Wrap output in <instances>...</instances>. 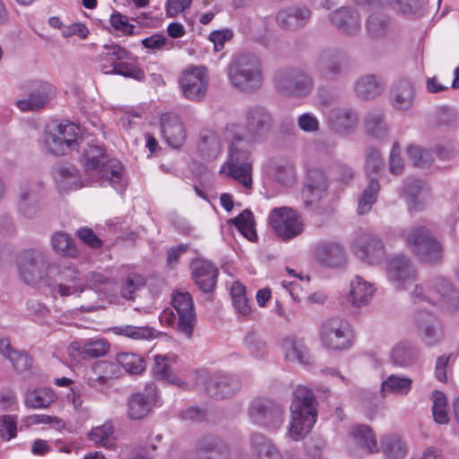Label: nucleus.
Listing matches in <instances>:
<instances>
[{
  "instance_id": "nucleus-1",
  "label": "nucleus",
  "mask_w": 459,
  "mask_h": 459,
  "mask_svg": "<svg viewBox=\"0 0 459 459\" xmlns=\"http://www.w3.org/2000/svg\"><path fill=\"white\" fill-rule=\"evenodd\" d=\"M226 140L229 143L228 160L224 165L228 176L246 188L252 187V141L247 138L237 126L227 129Z\"/></svg>"
},
{
  "instance_id": "nucleus-2",
  "label": "nucleus",
  "mask_w": 459,
  "mask_h": 459,
  "mask_svg": "<svg viewBox=\"0 0 459 459\" xmlns=\"http://www.w3.org/2000/svg\"><path fill=\"white\" fill-rule=\"evenodd\" d=\"M413 303L427 302L445 314H454L459 309V290L452 281L437 275L428 280L427 287L416 284L410 293Z\"/></svg>"
},
{
  "instance_id": "nucleus-3",
  "label": "nucleus",
  "mask_w": 459,
  "mask_h": 459,
  "mask_svg": "<svg viewBox=\"0 0 459 459\" xmlns=\"http://www.w3.org/2000/svg\"><path fill=\"white\" fill-rule=\"evenodd\" d=\"M316 404L315 394L310 388L305 385L296 387L290 407L291 421L289 437L299 440L311 431L317 419Z\"/></svg>"
},
{
  "instance_id": "nucleus-4",
  "label": "nucleus",
  "mask_w": 459,
  "mask_h": 459,
  "mask_svg": "<svg viewBox=\"0 0 459 459\" xmlns=\"http://www.w3.org/2000/svg\"><path fill=\"white\" fill-rule=\"evenodd\" d=\"M227 74L230 85L244 93H253L263 85L262 65L255 56H234L227 66Z\"/></svg>"
},
{
  "instance_id": "nucleus-5",
  "label": "nucleus",
  "mask_w": 459,
  "mask_h": 459,
  "mask_svg": "<svg viewBox=\"0 0 459 459\" xmlns=\"http://www.w3.org/2000/svg\"><path fill=\"white\" fill-rule=\"evenodd\" d=\"M82 158L85 170L92 174H97L99 179L108 182L117 191H123L122 180L123 166L117 160H108L101 147L98 145H89L83 150Z\"/></svg>"
},
{
  "instance_id": "nucleus-6",
  "label": "nucleus",
  "mask_w": 459,
  "mask_h": 459,
  "mask_svg": "<svg viewBox=\"0 0 459 459\" xmlns=\"http://www.w3.org/2000/svg\"><path fill=\"white\" fill-rule=\"evenodd\" d=\"M18 270L22 281L34 287L50 286L48 275L50 264L48 255L39 249L25 250L19 257Z\"/></svg>"
},
{
  "instance_id": "nucleus-7",
  "label": "nucleus",
  "mask_w": 459,
  "mask_h": 459,
  "mask_svg": "<svg viewBox=\"0 0 459 459\" xmlns=\"http://www.w3.org/2000/svg\"><path fill=\"white\" fill-rule=\"evenodd\" d=\"M409 248L424 263L434 264L441 260L443 247L424 226H417L404 233Z\"/></svg>"
},
{
  "instance_id": "nucleus-8",
  "label": "nucleus",
  "mask_w": 459,
  "mask_h": 459,
  "mask_svg": "<svg viewBox=\"0 0 459 459\" xmlns=\"http://www.w3.org/2000/svg\"><path fill=\"white\" fill-rule=\"evenodd\" d=\"M82 141L79 126L65 121L49 126L46 133L45 143L48 151L56 155H65L79 145Z\"/></svg>"
},
{
  "instance_id": "nucleus-9",
  "label": "nucleus",
  "mask_w": 459,
  "mask_h": 459,
  "mask_svg": "<svg viewBox=\"0 0 459 459\" xmlns=\"http://www.w3.org/2000/svg\"><path fill=\"white\" fill-rule=\"evenodd\" d=\"M322 345L333 351L350 348L353 342V330L351 324L341 317H331L324 321L319 329Z\"/></svg>"
},
{
  "instance_id": "nucleus-10",
  "label": "nucleus",
  "mask_w": 459,
  "mask_h": 459,
  "mask_svg": "<svg viewBox=\"0 0 459 459\" xmlns=\"http://www.w3.org/2000/svg\"><path fill=\"white\" fill-rule=\"evenodd\" d=\"M351 249L359 260L370 265L381 264L386 255L383 240L376 234L367 230H360L355 234Z\"/></svg>"
},
{
  "instance_id": "nucleus-11",
  "label": "nucleus",
  "mask_w": 459,
  "mask_h": 459,
  "mask_svg": "<svg viewBox=\"0 0 459 459\" xmlns=\"http://www.w3.org/2000/svg\"><path fill=\"white\" fill-rule=\"evenodd\" d=\"M247 413L255 424L266 429H279L284 420L283 405L265 397L252 400Z\"/></svg>"
},
{
  "instance_id": "nucleus-12",
  "label": "nucleus",
  "mask_w": 459,
  "mask_h": 459,
  "mask_svg": "<svg viewBox=\"0 0 459 459\" xmlns=\"http://www.w3.org/2000/svg\"><path fill=\"white\" fill-rule=\"evenodd\" d=\"M24 98L16 101V106L22 111H36L43 108L51 100L53 86L43 81L32 80L21 86Z\"/></svg>"
},
{
  "instance_id": "nucleus-13",
  "label": "nucleus",
  "mask_w": 459,
  "mask_h": 459,
  "mask_svg": "<svg viewBox=\"0 0 459 459\" xmlns=\"http://www.w3.org/2000/svg\"><path fill=\"white\" fill-rule=\"evenodd\" d=\"M385 274L396 290H407V286L417 278L414 265L403 255H392L386 260Z\"/></svg>"
},
{
  "instance_id": "nucleus-14",
  "label": "nucleus",
  "mask_w": 459,
  "mask_h": 459,
  "mask_svg": "<svg viewBox=\"0 0 459 459\" xmlns=\"http://www.w3.org/2000/svg\"><path fill=\"white\" fill-rule=\"evenodd\" d=\"M157 399V386L153 383L147 384L143 391L132 394L126 403L128 419L142 420L146 418L152 411Z\"/></svg>"
},
{
  "instance_id": "nucleus-15",
  "label": "nucleus",
  "mask_w": 459,
  "mask_h": 459,
  "mask_svg": "<svg viewBox=\"0 0 459 459\" xmlns=\"http://www.w3.org/2000/svg\"><path fill=\"white\" fill-rule=\"evenodd\" d=\"M273 126V117L267 109L254 106L246 114V131L253 143L264 141Z\"/></svg>"
},
{
  "instance_id": "nucleus-16",
  "label": "nucleus",
  "mask_w": 459,
  "mask_h": 459,
  "mask_svg": "<svg viewBox=\"0 0 459 459\" xmlns=\"http://www.w3.org/2000/svg\"><path fill=\"white\" fill-rule=\"evenodd\" d=\"M172 305L178 314V330L188 339L193 336L196 315L193 298L188 292H178L172 297Z\"/></svg>"
},
{
  "instance_id": "nucleus-17",
  "label": "nucleus",
  "mask_w": 459,
  "mask_h": 459,
  "mask_svg": "<svg viewBox=\"0 0 459 459\" xmlns=\"http://www.w3.org/2000/svg\"><path fill=\"white\" fill-rule=\"evenodd\" d=\"M194 455L195 459H230L231 449L221 437L208 434L197 439Z\"/></svg>"
},
{
  "instance_id": "nucleus-18",
  "label": "nucleus",
  "mask_w": 459,
  "mask_h": 459,
  "mask_svg": "<svg viewBox=\"0 0 459 459\" xmlns=\"http://www.w3.org/2000/svg\"><path fill=\"white\" fill-rule=\"evenodd\" d=\"M332 26L344 36H357L361 29V20L359 12L351 6L340 7L328 14Z\"/></svg>"
},
{
  "instance_id": "nucleus-19",
  "label": "nucleus",
  "mask_w": 459,
  "mask_h": 459,
  "mask_svg": "<svg viewBox=\"0 0 459 459\" xmlns=\"http://www.w3.org/2000/svg\"><path fill=\"white\" fill-rule=\"evenodd\" d=\"M185 97L190 100H200L204 97L208 80L204 67H192L183 72L179 80Z\"/></svg>"
},
{
  "instance_id": "nucleus-20",
  "label": "nucleus",
  "mask_w": 459,
  "mask_h": 459,
  "mask_svg": "<svg viewBox=\"0 0 459 459\" xmlns=\"http://www.w3.org/2000/svg\"><path fill=\"white\" fill-rule=\"evenodd\" d=\"M240 388V381L237 377L228 375L212 376L205 382V391L218 400L232 397Z\"/></svg>"
},
{
  "instance_id": "nucleus-21",
  "label": "nucleus",
  "mask_w": 459,
  "mask_h": 459,
  "mask_svg": "<svg viewBox=\"0 0 459 459\" xmlns=\"http://www.w3.org/2000/svg\"><path fill=\"white\" fill-rule=\"evenodd\" d=\"M193 279L199 289L205 293L214 290L219 269L210 261L196 259L191 264Z\"/></svg>"
},
{
  "instance_id": "nucleus-22",
  "label": "nucleus",
  "mask_w": 459,
  "mask_h": 459,
  "mask_svg": "<svg viewBox=\"0 0 459 459\" xmlns=\"http://www.w3.org/2000/svg\"><path fill=\"white\" fill-rule=\"evenodd\" d=\"M327 188L325 173L317 167L308 169L303 186L302 195L306 204H312L321 199Z\"/></svg>"
},
{
  "instance_id": "nucleus-23",
  "label": "nucleus",
  "mask_w": 459,
  "mask_h": 459,
  "mask_svg": "<svg viewBox=\"0 0 459 459\" xmlns=\"http://www.w3.org/2000/svg\"><path fill=\"white\" fill-rule=\"evenodd\" d=\"M161 134L172 148H179L185 143L186 134L183 122L173 113H165L160 117Z\"/></svg>"
},
{
  "instance_id": "nucleus-24",
  "label": "nucleus",
  "mask_w": 459,
  "mask_h": 459,
  "mask_svg": "<svg viewBox=\"0 0 459 459\" xmlns=\"http://www.w3.org/2000/svg\"><path fill=\"white\" fill-rule=\"evenodd\" d=\"M403 197L411 212L420 211L428 202L429 188L420 179H409L404 182Z\"/></svg>"
},
{
  "instance_id": "nucleus-25",
  "label": "nucleus",
  "mask_w": 459,
  "mask_h": 459,
  "mask_svg": "<svg viewBox=\"0 0 459 459\" xmlns=\"http://www.w3.org/2000/svg\"><path fill=\"white\" fill-rule=\"evenodd\" d=\"M376 291L377 288L374 283L356 275L350 281L347 299L352 307L359 308L368 306L371 302Z\"/></svg>"
},
{
  "instance_id": "nucleus-26",
  "label": "nucleus",
  "mask_w": 459,
  "mask_h": 459,
  "mask_svg": "<svg viewBox=\"0 0 459 459\" xmlns=\"http://www.w3.org/2000/svg\"><path fill=\"white\" fill-rule=\"evenodd\" d=\"M316 260L326 267H339L345 264L344 248L336 242H321L314 250Z\"/></svg>"
},
{
  "instance_id": "nucleus-27",
  "label": "nucleus",
  "mask_w": 459,
  "mask_h": 459,
  "mask_svg": "<svg viewBox=\"0 0 459 459\" xmlns=\"http://www.w3.org/2000/svg\"><path fill=\"white\" fill-rule=\"evenodd\" d=\"M81 281V273L74 266H62L58 268L55 289L62 297L74 293L81 294L83 292V288L79 283Z\"/></svg>"
},
{
  "instance_id": "nucleus-28",
  "label": "nucleus",
  "mask_w": 459,
  "mask_h": 459,
  "mask_svg": "<svg viewBox=\"0 0 459 459\" xmlns=\"http://www.w3.org/2000/svg\"><path fill=\"white\" fill-rule=\"evenodd\" d=\"M415 89L412 83L402 79L394 83L390 91V102L397 110H409L413 106Z\"/></svg>"
},
{
  "instance_id": "nucleus-29",
  "label": "nucleus",
  "mask_w": 459,
  "mask_h": 459,
  "mask_svg": "<svg viewBox=\"0 0 459 459\" xmlns=\"http://www.w3.org/2000/svg\"><path fill=\"white\" fill-rule=\"evenodd\" d=\"M415 322L419 327L421 341L427 346L437 345L442 339L441 331L435 324V316L430 313L417 312Z\"/></svg>"
},
{
  "instance_id": "nucleus-30",
  "label": "nucleus",
  "mask_w": 459,
  "mask_h": 459,
  "mask_svg": "<svg viewBox=\"0 0 459 459\" xmlns=\"http://www.w3.org/2000/svg\"><path fill=\"white\" fill-rule=\"evenodd\" d=\"M0 353L12 363L13 369L18 373L25 372L32 367V357L26 351L13 349L7 338L0 340Z\"/></svg>"
},
{
  "instance_id": "nucleus-31",
  "label": "nucleus",
  "mask_w": 459,
  "mask_h": 459,
  "mask_svg": "<svg viewBox=\"0 0 459 459\" xmlns=\"http://www.w3.org/2000/svg\"><path fill=\"white\" fill-rule=\"evenodd\" d=\"M412 379L404 375L392 374L381 384L380 394L383 398L389 395L405 396L412 389Z\"/></svg>"
},
{
  "instance_id": "nucleus-32",
  "label": "nucleus",
  "mask_w": 459,
  "mask_h": 459,
  "mask_svg": "<svg viewBox=\"0 0 459 459\" xmlns=\"http://www.w3.org/2000/svg\"><path fill=\"white\" fill-rule=\"evenodd\" d=\"M385 89V82L379 76L367 74L359 78L354 84L356 94L365 100L374 99Z\"/></svg>"
},
{
  "instance_id": "nucleus-33",
  "label": "nucleus",
  "mask_w": 459,
  "mask_h": 459,
  "mask_svg": "<svg viewBox=\"0 0 459 459\" xmlns=\"http://www.w3.org/2000/svg\"><path fill=\"white\" fill-rule=\"evenodd\" d=\"M344 54L335 48L327 50L318 57L317 68L323 75L335 76L342 72Z\"/></svg>"
},
{
  "instance_id": "nucleus-34",
  "label": "nucleus",
  "mask_w": 459,
  "mask_h": 459,
  "mask_svg": "<svg viewBox=\"0 0 459 459\" xmlns=\"http://www.w3.org/2000/svg\"><path fill=\"white\" fill-rule=\"evenodd\" d=\"M380 452L390 459H404L407 455V446L397 434H385L380 438Z\"/></svg>"
},
{
  "instance_id": "nucleus-35",
  "label": "nucleus",
  "mask_w": 459,
  "mask_h": 459,
  "mask_svg": "<svg viewBox=\"0 0 459 459\" xmlns=\"http://www.w3.org/2000/svg\"><path fill=\"white\" fill-rule=\"evenodd\" d=\"M354 442L369 453H379L380 448L374 431L368 425H356L350 430Z\"/></svg>"
},
{
  "instance_id": "nucleus-36",
  "label": "nucleus",
  "mask_w": 459,
  "mask_h": 459,
  "mask_svg": "<svg viewBox=\"0 0 459 459\" xmlns=\"http://www.w3.org/2000/svg\"><path fill=\"white\" fill-rule=\"evenodd\" d=\"M220 151L221 142L218 134L212 130H202L198 143L200 155L207 160H212L217 158Z\"/></svg>"
},
{
  "instance_id": "nucleus-37",
  "label": "nucleus",
  "mask_w": 459,
  "mask_h": 459,
  "mask_svg": "<svg viewBox=\"0 0 459 459\" xmlns=\"http://www.w3.org/2000/svg\"><path fill=\"white\" fill-rule=\"evenodd\" d=\"M391 358L395 366L407 368L416 363L419 351L411 344L402 342L393 348Z\"/></svg>"
},
{
  "instance_id": "nucleus-38",
  "label": "nucleus",
  "mask_w": 459,
  "mask_h": 459,
  "mask_svg": "<svg viewBox=\"0 0 459 459\" xmlns=\"http://www.w3.org/2000/svg\"><path fill=\"white\" fill-rule=\"evenodd\" d=\"M313 88L311 77L300 70L289 72V96H307Z\"/></svg>"
},
{
  "instance_id": "nucleus-39",
  "label": "nucleus",
  "mask_w": 459,
  "mask_h": 459,
  "mask_svg": "<svg viewBox=\"0 0 459 459\" xmlns=\"http://www.w3.org/2000/svg\"><path fill=\"white\" fill-rule=\"evenodd\" d=\"M250 444L257 459H282L277 448L264 434H252Z\"/></svg>"
},
{
  "instance_id": "nucleus-40",
  "label": "nucleus",
  "mask_w": 459,
  "mask_h": 459,
  "mask_svg": "<svg viewBox=\"0 0 459 459\" xmlns=\"http://www.w3.org/2000/svg\"><path fill=\"white\" fill-rule=\"evenodd\" d=\"M379 190L378 180L372 178L358 197L357 212L359 215H365L371 211L373 204L377 200Z\"/></svg>"
},
{
  "instance_id": "nucleus-41",
  "label": "nucleus",
  "mask_w": 459,
  "mask_h": 459,
  "mask_svg": "<svg viewBox=\"0 0 459 459\" xmlns=\"http://www.w3.org/2000/svg\"><path fill=\"white\" fill-rule=\"evenodd\" d=\"M168 359L169 357L167 355H156L154 357V365L152 368L153 377L158 380H162L178 386L185 385L186 383L171 371Z\"/></svg>"
},
{
  "instance_id": "nucleus-42",
  "label": "nucleus",
  "mask_w": 459,
  "mask_h": 459,
  "mask_svg": "<svg viewBox=\"0 0 459 459\" xmlns=\"http://www.w3.org/2000/svg\"><path fill=\"white\" fill-rule=\"evenodd\" d=\"M100 70L106 74H118L126 78H132L136 81L142 82L145 78L144 71L132 63L121 61L120 63H115L113 68L109 69L107 64L100 65Z\"/></svg>"
},
{
  "instance_id": "nucleus-43",
  "label": "nucleus",
  "mask_w": 459,
  "mask_h": 459,
  "mask_svg": "<svg viewBox=\"0 0 459 459\" xmlns=\"http://www.w3.org/2000/svg\"><path fill=\"white\" fill-rule=\"evenodd\" d=\"M309 288V277L302 273H297L289 269V295L293 300L300 302L307 299Z\"/></svg>"
},
{
  "instance_id": "nucleus-44",
  "label": "nucleus",
  "mask_w": 459,
  "mask_h": 459,
  "mask_svg": "<svg viewBox=\"0 0 459 459\" xmlns=\"http://www.w3.org/2000/svg\"><path fill=\"white\" fill-rule=\"evenodd\" d=\"M51 246L57 255L64 257H75L78 254L74 239L63 231L52 235Z\"/></svg>"
},
{
  "instance_id": "nucleus-45",
  "label": "nucleus",
  "mask_w": 459,
  "mask_h": 459,
  "mask_svg": "<svg viewBox=\"0 0 459 459\" xmlns=\"http://www.w3.org/2000/svg\"><path fill=\"white\" fill-rule=\"evenodd\" d=\"M230 223L233 224L247 239L253 242L257 240L254 215L250 210H244L237 217L230 219Z\"/></svg>"
},
{
  "instance_id": "nucleus-46",
  "label": "nucleus",
  "mask_w": 459,
  "mask_h": 459,
  "mask_svg": "<svg viewBox=\"0 0 459 459\" xmlns=\"http://www.w3.org/2000/svg\"><path fill=\"white\" fill-rule=\"evenodd\" d=\"M271 230L282 241H287V207L273 208L268 217Z\"/></svg>"
},
{
  "instance_id": "nucleus-47",
  "label": "nucleus",
  "mask_w": 459,
  "mask_h": 459,
  "mask_svg": "<svg viewBox=\"0 0 459 459\" xmlns=\"http://www.w3.org/2000/svg\"><path fill=\"white\" fill-rule=\"evenodd\" d=\"M117 363L129 374L139 375L143 373L146 367V361L143 357L132 352H120L117 355Z\"/></svg>"
},
{
  "instance_id": "nucleus-48",
  "label": "nucleus",
  "mask_w": 459,
  "mask_h": 459,
  "mask_svg": "<svg viewBox=\"0 0 459 459\" xmlns=\"http://www.w3.org/2000/svg\"><path fill=\"white\" fill-rule=\"evenodd\" d=\"M289 360L297 361L301 366L310 364V353L303 338L293 336L290 340L289 339Z\"/></svg>"
},
{
  "instance_id": "nucleus-49",
  "label": "nucleus",
  "mask_w": 459,
  "mask_h": 459,
  "mask_svg": "<svg viewBox=\"0 0 459 459\" xmlns=\"http://www.w3.org/2000/svg\"><path fill=\"white\" fill-rule=\"evenodd\" d=\"M266 173L272 180L282 186H286L287 159L284 156L270 159L266 165Z\"/></svg>"
},
{
  "instance_id": "nucleus-50",
  "label": "nucleus",
  "mask_w": 459,
  "mask_h": 459,
  "mask_svg": "<svg viewBox=\"0 0 459 459\" xmlns=\"http://www.w3.org/2000/svg\"><path fill=\"white\" fill-rule=\"evenodd\" d=\"M244 344L248 352L257 359L264 358L267 353L266 342L255 330H250L247 333L244 338Z\"/></svg>"
},
{
  "instance_id": "nucleus-51",
  "label": "nucleus",
  "mask_w": 459,
  "mask_h": 459,
  "mask_svg": "<svg viewBox=\"0 0 459 459\" xmlns=\"http://www.w3.org/2000/svg\"><path fill=\"white\" fill-rule=\"evenodd\" d=\"M434 420L438 424H446L449 420L447 401L444 393L435 391L431 395Z\"/></svg>"
},
{
  "instance_id": "nucleus-52",
  "label": "nucleus",
  "mask_w": 459,
  "mask_h": 459,
  "mask_svg": "<svg viewBox=\"0 0 459 459\" xmlns=\"http://www.w3.org/2000/svg\"><path fill=\"white\" fill-rule=\"evenodd\" d=\"M104 51L100 54L102 61H106L109 69L113 68L115 63L130 58V52L117 44L104 45Z\"/></svg>"
},
{
  "instance_id": "nucleus-53",
  "label": "nucleus",
  "mask_w": 459,
  "mask_h": 459,
  "mask_svg": "<svg viewBox=\"0 0 459 459\" xmlns=\"http://www.w3.org/2000/svg\"><path fill=\"white\" fill-rule=\"evenodd\" d=\"M116 333L130 337L134 340L152 339L156 337V330L150 326L125 325L114 328Z\"/></svg>"
},
{
  "instance_id": "nucleus-54",
  "label": "nucleus",
  "mask_w": 459,
  "mask_h": 459,
  "mask_svg": "<svg viewBox=\"0 0 459 459\" xmlns=\"http://www.w3.org/2000/svg\"><path fill=\"white\" fill-rule=\"evenodd\" d=\"M311 17L310 10L304 4H296L289 8V30L304 27Z\"/></svg>"
},
{
  "instance_id": "nucleus-55",
  "label": "nucleus",
  "mask_w": 459,
  "mask_h": 459,
  "mask_svg": "<svg viewBox=\"0 0 459 459\" xmlns=\"http://www.w3.org/2000/svg\"><path fill=\"white\" fill-rule=\"evenodd\" d=\"M365 126L369 134L377 138L385 136L387 133V126L380 111L370 112L366 118Z\"/></svg>"
},
{
  "instance_id": "nucleus-56",
  "label": "nucleus",
  "mask_w": 459,
  "mask_h": 459,
  "mask_svg": "<svg viewBox=\"0 0 459 459\" xmlns=\"http://www.w3.org/2000/svg\"><path fill=\"white\" fill-rule=\"evenodd\" d=\"M357 114L351 109H340L334 114L333 126L340 133H346L357 123Z\"/></svg>"
},
{
  "instance_id": "nucleus-57",
  "label": "nucleus",
  "mask_w": 459,
  "mask_h": 459,
  "mask_svg": "<svg viewBox=\"0 0 459 459\" xmlns=\"http://www.w3.org/2000/svg\"><path fill=\"white\" fill-rule=\"evenodd\" d=\"M52 402V397L45 389L28 391L25 395V405L32 409L47 408Z\"/></svg>"
},
{
  "instance_id": "nucleus-58",
  "label": "nucleus",
  "mask_w": 459,
  "mask_h": 459,
  "mask_svg": "<svg viewBox=\"0 0 459 459\" xmlns=\"http://www.w3.org/2000/svg\"><path fill=\"white\" fill-rule=\"evenodd\" d=\"M366 27L371 38H380L387 30L388 20L382 14L372 13L367 20Z\"/></svg>"
},
{
  "instance_id": "nucleus-59",
  "label": "nucleus",
  "mask_w": 459,
  "mask_h": 459,
  "mask_svg": "<svg viewBox=\"0 0 459 459\" xmlns=\"http://www.w3.org/2000/svg\"><path fill=\"white\" fill-rule=\"evenodd\" d=\"M145 285V280L143 276L131 273L121 285V296L126 299H134L135 291Z\"/></svg>"
},
{
  "instance_id": "nucleus-60",
  "label": "nucleus",
  "mask_w": 459,
  "mask_h": 459,
  "mask_svg": "<svg viewBox=\"0 0 459 459\" xmlns=\"http://www.w3.org/2000/svg\"><path fill=\"white\" fill-rule=\"evenodd\" d=\"M19 210L27 218H33L37 214L39 206L36 197L29 190H22L21 192Z\"/></svg>"
},
{
  "instance_id": "nucleus-61",
  "label": "nucleus",
  "mask_w": 459,
  "mask_h": 459,
  "mask_svg": "<svg viewBox=\"0 0 459 459\" xmlns=\"http://www.w3.org/2000/svg\"><path fill=\"white\" fill-rule=\"evenodd\" d=\"M113 435V429L111 426L104 424L102 426H99L93 428L88 437L89 438L95 442L96 444L104 446L109 447L112 444L109 443V437Z\"/></svg>"
},
{
  "instance_id": "nucleus-62",
  "label": "nucleus",
  "mask_w": 459,
  "mask_h": 459,
  "mask_svg": "<svg viewBox=\"0 0 459 459\" xmlns=\"http://www.w3.org/2000/svg\"><path fill=\"white\" fill-rule=\"evenodd\" d=\"M109 349V344L104 339L88 342L82 347L81 353L91 358H98L105 355Z\"/></svg>"
},
{
  "instance_id": "nucleus-63",
  "label": "nucleus",
  "mask_w": 459,
  "mask_h": 459,
  "mask_svg": "<svg viewBox=\"0 0 459 459\" xmlns=\"http://www.w3.org/2000/svg\"><path fill=\"white\" fill-rule=\"evenodd\" d=\"M407 153L411 158L416 167L426 168L432 162V157L429 152L423 150L419 146H408Z\"/></svg>"
},
{
  "instance_id": "nucleus-64",
  "label": "nucleus",
  "mask_w": 459,
  "mask_h": 459,
  "mask_svg": "<svg viewBox=\"0 0 459 459\" xmlns=\"http://www.w3.org/2000/svg\"><path fill=\"white\" fill-rule=\"evenodd\" d=\"M85 284L81 285L85 289L94 290L95 293L101 292L105 290V286L108 284L109 279L99 273H89L84 278Z\"/></svg>"
}]
</instances>
